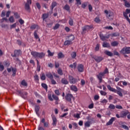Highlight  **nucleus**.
Returning <instances> with one entry per match:
<instances>
[{"instance_id": "nucleus-58", "label": "nucleus", "mask_w": 130, "mask_h": 130, "mask_svg": "<svg viewBox=\"0 0 130 130\" xmlns=\"http://www.w3.org/2000/svg\"><path fill=\"white\" fill-rule=\"evenodd\" d=\"M100 99V96L98 95H95L94 96V99L96 101H97V100H99Z\"/></svg>"}, {"instance_id": "nucleus-53", "label": "nucleus", "mask_w": 130, "mask_h": 130, "mask_svg": "<svg viewBox=\"0 0 130 130\" xmlns=\"http://www.w3.org/2000/svg\"><path fill=\"white\" fill-rule=\"evenodd\" d=\"M9 20L10 23H14V16H10Z\"/></svg>"}, {"instance_id": "nucleus-43", "label": "nucleus", "mask_w": 130, "mask_h": 130, "mask_svg": "<svg viewBox=\"0 0 130 130\" xmlns=\"http://www.w3.org/2000/svg\"><path fill=\"white\" fill-rule=\"evenodd\" d=\"M57 73L58 75H60V76H62V75H63V73L62 72V70L60 69L57 70Z\"/></svg>"}, {"instance_id": "nucleus-6", "label": "nucleus", "mask_w": 130, "mask_h": 130, "mask_svg": "<svg viewBox=\"0 0 130 130\" xmlns=\"http://www.w3.org/2000/svg\"><path fill=\"white\" fill-rule=\"evenodd\" d=\"M120 53L121 54H129V53H130V47H123L120 51Z\"/></svg>"}, {"instance_id": "nucleus-17", "label": "nucleus", "mask_w": 130, "mask_h": 130, "mask_svg": "<svg viewBox=\"0 0 130 130\" xmlns=\"http://www.w3.org/2000/svg\"><path fill=\"white\" fill-rule=\"evenodd\" d=\"M61 83L63 84V85H68V84H69V81H68V79H66V78H63L61 80Z\"/></svg>"}, {"instance_id": "nucleus-24", "label": "nucleus", "mask_w": 130, "mask_h": 130, "mask_svg": "<svg viewBox=\"0 0 130 130\" xmlns=\"http://www.w3.org/2000/svg\"><path fill=\"white\" fill-rule=\"evenodd\" d=\"M52 119L53 120L52 124L53 125H56V122H57V119H56V117H55V116H53L52 117Z\"/></svg>"}, {"instance_id": "nucleus-13", "label": "nucleus", "mask_w": 130, "mask_h": 130, "mask_svg": "<svg viewBox=\"0 0 130 130\" xmlns=\"http://www.w3.org/2000/svg\"><path fill=\"white\" fill-rule=\"evenodd\" d=\"M115 120H116V117H112L109 121L107 122L106 125H111L113 123V121H114Z\"/></svg>"}, {"instance_id": "nucleus-57", "label": "nucleus", "mask_w": 130, "mask_h": 130, "mask_svg": "<svg viewBox=\"0 0 130 130\" xmlns=\"http://www.w3.org/2000/svg\"><path fill=\"white\" fill-rule=\"evenodd\" d=\"M107 102H108V101L105 99L101 101V103H103V104H106Z\"/></svg>"}, {"instance_id": "nucleus-27", "label": "nucleus", "mask_w": 130, "mask_h": 130, "mask_svg": "<svg viewBox=\"0 0 130 130\" xmlns=\"http://www.w3.org/2000/svg\"><path fill=\"white\" fill-rule=\"evenodd\" d=\"M118 44L119 43L117 41H114L111 43V46H113L114 47H115L116 46H118Z\"/></svg>"}, {"instance_id": "nucleus-20", "label": "nucleus", "mask_w": 130, "mask_h": 130, "mask_svg": "<svg viewBox=\"0 0 130 130\" xmlns=\"http://www.w3.org/2000/svg\"><path fill=\"white\" fill-rule=\"evenodd\" d=\"M48 14L47 13H44L42 15V19H43V21H45V22H46V19L48 18Z\"/></svg>"}, {"instance_id": "nucleus-16", "label": "nucleus", "mask_w": 130, "mask_h": 130, "mask_svg": "<svg viewBox=\"0 0 130 130\" xmlns=\"http://www.w3.org/2000/svg\"><path fill=\"white\" fill-rule=\"evenodd\" d=\"M104 53L105 54L108 55V56H110V57H112V56H113V53L108 50L105 51Z\"/></svg>"}, {"instance_id": "nucleus-7", "label": "nucleus", "mask_w": 130, "mask_h": 130, "mask_svg": "<svg viewBox=\"0 0 130 130\" xmlns=\"http://www.w3.org/2000/svg\"><path fill=\"white\" fill-rule=\"evenodd\" d=\"M32 5V0H26V3L24 4V9L27 12L30 11V5Z\"/></svg>"}, {"instance_id": "nucleus-54", "label": "nucleus", "mask_w": 130, "mask_h": 130, "mask_svg": "<svg viewBox=\"0 0 130 130\" xmlns=\"http://www.w3.org/2000/svg\"><path fill=\"white\" fill-rule=\"evenodd\" d=\"M14 14V16L16 19H19V18H20V15H19L18 12H15Z\"/></svg>"}, {"instance_id": "nucleus-32", "label": "nucleus", "mask_w": 130, "mask_h": 130, "mask_svg": "<svg viewBox=\"0 0 130 130\" xmlns=\"http://www.w3.org/2000/svg\"><path fill=\"white\" fill-rule=\"evenodd\" d=\"M34 79L36 83H39V76H38V75H36L35 76H34Z\"/></svg>"}, {"instance_id": "nucleus-21", "label": "nucleus", "mask_w": 130, "mask_h": 130, "mask_svg": "<svg viewBox=\"0 0 130 130\" xmlns=\"http://www.w3.org/2000/svg\"><path fill=\"white\" fill-rule=\"evenodd\" d=\"M35 110L36 114H37V115H39V110H40V107L38 105L35 106Z\"/></svg>"}, {"instance_id": "nucleus-44", "label": "nucleus", "mask_w": 130, "mask_h": 130, "mask_svg": "<svg viewBox=\"0 0 130 130\" xmlns=\"http://www.w3.org/2000/svg\"><path fill=\"white\" fill-rule=\"evenodd\" d=\"M121 127H122V128H123L124 129H126V130L129 129V128H128V126H126V125H122L121 126Z\"/></svg>"}, {"instance_id": "nucleus-25", "label": "nucleus", "mask_w": 130, "mask_h": 130, "mask_svg": "<svg viewBox=\"0 0 130 130\" xmlns=\"http://www.w3.org/2000/svg\"><path fill=\"white\" fill-rule=\"evenodd\" d=\"M64 10H66V11H67V12H70L71 11V7L68 4H66L63 8Z\"/></svg>"}, {"instance_id": "nucleus-28", "label": "nucleus", "mask_w": 130, "mask_h": 130, "mask_svg": "<svg viewBox=\"0 0 130 130\" xmlns=\"http://www.w3.org/2000/svg\"><path fill=\"white\" fill-rule=\"evenodd\" d=\"M12 71L13 72V74H12L13 77H15L16 74H17V69L16 68H12Z\"/></svg>"}, {"instance_id": "nucleus-37", "label": "nucleus", "mask_w": 130, "mask_h": 130, "mask_svg": "<svg viewBox=\"0 0 130 130\" xmlns=\"http://www.w3.org/2000/svg\"><path fill=\"white\" fill-rule=\"evenodd\" d=\"M69 24L70 26H74V20L72 18H70Z\"/></svg>"}, {"instance_id": "nucleus-38", "label": "nucleus", "mask_w": 130, "mask_h": 130, "mask_svg": "<svg viewBox=\"0 0 130 130\" xmlns=\"http://www.w3.org/2000/svg\"><path fill=\"white\" fill-rule=\"evenodd\" d=\"M60 26V25L59 24L56 23L53 28V30H57V29L59 28Z\"/></svg>"}, {"instance_id": "nucleus-2", "label": "nucleus", "mask_w": 130, "mask_h": 130, "mask_svg": "<svg viewBox=\"0 0 130 130\" xmlns=\"http://www.w3.org/2000/svg\"><path fill=\"white\" fill-rule=\"evenodd\" d=\"M30 54L34 58H40L41 59H42V58L45 56V53L35 51H32L30 52Z\"/></svg>"}, {"instance_id": "nucleus-31", "label": "nucleus", "mask_w": 130, "mask_h": 130, "mask_svg": "<svg viewBox=\"0 0 130 130\" xmlns=\"http://www.w3.org/2000/svg\"><path fill=\"white\" fill-rule=\"evenodd\" d=\"M72 42L70 40H67L64 42V45H71L72 44Z\"/></svg>"}, {"instance_id": "nucleus-12", "label": "nucleus", "mask_w": 130, "mask_h": 130, "mask_svg": "<svg viewBox=\"0 0 130 130\" xmlns=\"http://www.w3.org/2000/svg\"><path fill=\"white\" fill-rule=\"evenodd\" d=\"M77 70L79 73H83L84 72V65L83 64H78Z\"/></svg>"}, {"instance_id": "nucleus-47", "label": "nucleus", "mask_w": 130, "mask_h": 130, "mask_svg": "<svg viewBox=\"0 0 130 130\" xmlns=\"http://www.w3.org/2000/svg\"><path fill=\"white\" fill-rule=\"evenodd\" d=\"M109 108H110V109H115V106L112 104H111L109 106Z\"/></svg>"}, {"instance_id": "nucleus-61", "label": "nucleus", "mask_w": 130, "mask_h": 130, "mask_svg": "<svg viewBox=\"0 0 130 130\" xmlns=\"http://www.w3.org/2000/svg\"><path fill=\"white\" fill-rule=\"evenodd\" d=\"M115 107L117 109H122V108H123L122 106L119 105H116Z\"/></svg>"}, {"instance_id": "nucleus-48", "label": "nucleus", "mask_w": 130, "mask_h": 130, "mask_svg": "<svg viewBox=\"0 0 130 130\" xmlns=\"http://www.w3.org/2000/svg\"><path fill=\"white\" fill-rule=\"evenodd\" d=\"M36 7H37V8L38 9V10H41V5H40V3H37L36 4Z\"/></svg>"}, {"instance_id": "nucleus-51", "label": "nucleus", "mask_w": 130, "mask_h": 130, "mask_svg": "<svg viewBox=\"0 0 130 130\" xmlns=\"http://www.w3.org/2000/svg\"><path fill=\"white\" fill-rule=\"evenodd\" d=\"M86 84V81L84 79L81 80L80 85L81 86H84V85Z\"/></svg>"}, {"instance_id": "nucleus-34", "label": "nucleus", "mask_w": 130, "mask_h": 130, "mask_svg": "<svg viewBox=\"0 0 130 130\" xmlns=\"http://www.w3.org/2000/svg\"><path fill=\"white\" fill-rule=\"evenodd\" d=\"M63 57H64V55L62 54V52L58 53V58H62Z\"/></svg>"}, {"instance_id": "nucleus-22", "label": "nucleus", "mask_w": 130, "mask_h": 130, "mask_svg": "<svg viewBox=\"0 0 130 130\" xmlns=\"http://www.w3.org/2000/svg\"><path fill=\"white\" fill-rule=\"evenodd\" d=\"M103 47L110 48V44L109 43H107L106 42H104L103 43Z\"/></svg>"}, {"instance_id": "nucleus-62", "label": "nucleus", "mask_w": 130, "mask_h": 130, "mask_svg": "<svg viewBox=\"0 0 130 130\" xmlns=\"http://www.w3.org/2000/svg\"><path fill=\"white\" fill-rule=\"evenodd\" d=\"M94 22H96V23H99L100 22V19L99 17H96L94 19Z\"/></svg>"}, {"instance_id": "nucleus-26", "label": "nucleus", "mask_w": 130, "mask_h": 130, "mask_svg": "<svg viewBox=\"0 0 130 130\" xmlns=\"http://www.w3.org/2000/svg\"><path fill=\"white\" fill-rule=\"evenodd\" d=\"M21 85L23 86V87H28V83L26 82V80H23L21 82Z\"/></svg>"}, {"instance_id": "nucleus-23", "label": "nucleus", "mask_w": 130, "mask_h": 130, "mask_svg": "<svg viewBox=\"0 0 130 130\" xmlns=\"http://www.w3.org/2000/svg\"><path fill=\"white\" fill-rule=\"evenodd\" d=\"M57 6V3L56 2H53L51 4V10L53 11V9Z\"/></svg>"}, {"instance_id": "nucleus-4", "label": "nucleus", "mask_w": 130, "mask_h": 130, "mask_svg": "<svg viewBox=\"0 0 130 130\" xmlns=\"http://www.w3.org/2000/svg\"><path fill=\"white\" fill-rule=\"evenodd\" d=\"M82 32H81V34H85V33H86V31L89 32V31H90L91 29H94V27H93V25H86L82 27Z\"/></svg>"}, {"instance_id": "nucleus-5", "label": "nucleus", "mask_w": 130, "mask_h": 130, "mask_svg": "<svg viewBox=\"0 0 130 130\" xmlns=\"http://www.w3.org/2000/svg\"><path fill=\"white\" fill-rule=\"evenodd\" d=\"M68 79L70 84H76L80 81V78H75L72 75H69Z\"/></svg>"}, {"instance_id": "nucleus-63", "label": "nucleus", "mask_w": 130, "mask_h": 130, "mask_svg": "<svg viewBox=\"0 0 130 130\" xmlns=\"http://www.w3.org/2000/svg\"><path fill=\"white\" fill-rule=\"evenodd\" d=\"M19 22L20 23V25H23V24H24V23H25V21H24V20L22 19H20L19 20Z\"/></svg>"}, {"instance_id": "nucleus-59", "label": "nucleus", "mask_w": 130, "mask_h": 130, "mask_svg": "<svg viewBox=\"0 0 130 130\" xmlns=\"http://www.w3.org/2000/svg\"><path fill=\"white\" fill-rule=\"evenodd\" d=\"M105 29H108V30H113V27H112V26H105L104 27Z\"/></svg>"}, {"instance_id": "nucleus-39", "label": "nucleus", "mask_w": 130, "mask_h": 130, "mask_svg": "<svg viewBox=\"0 0 130 130\" xmlns=\"http://www.w3.org/2000/svg\"><path fill=\"white\" fill-rule=\"evenodd\" d=\"M100 93L102 96H106L107 95V93L103 90H100Z\"/></svg>"}, {"instance_id": "nucleus-60", "label": "nucleus", "mask_w": 130, "mask_h": 130, "mask_svg": "<svg viewBox=\"0 0 130 130\" xmlns=\"http://www.w3.org/2000/svg\"><path fill=\"white\" fill-rule=\"evenodd\" d=\"M17 26V23H15L10 26V29H13V28H16Z\"/></svg>"}, {"instance_id": "nucleus-55", "label": "nucleus", "mask_w": 130, "mask_h": 130, "mask_svg": "<svg viewBox=\"0 0 130 130\" xmlns=\"http://www.w3.org/2000/svg\"><path fill=\"white\" fill-rule=\"evenodd\" d=\"M52 85H56V81L53 78L50 80Z\"/></svg>"}, {"instance_id": "nucleus-1", "label": "nucleus", "mask_w": 130, "mask_h": 130, "mask_svg": "<svg viewBox=\"0 0 130 130\" xmlns=\"http://www.w3.org/2000/svg\"><path fill=\"white\" fill-rule=\"evenodd\" d=\"M107 88L109 91H111V92H114V93H117L120 97H122V93H121V91H122V89H121L120 87L117 86L116 89L118 90H116L115 88H113V87H111V86L110 85H108L107 86Z\"/></svg>"}, {"instance_id": "nucleus-11", "label": "nucleus", "mask_w": 130, "mask_h": 130, "mask_svg": "<svg viewBox=\"0 0 130 130\" xmlns=\"http://www.w3.org/2000/svg\"><path fill=\"white\" fill-rule=\"evenodd\" d=\"M90 120L91 121H87L84 123V126L85 127H90V126L91 125V124L92 123V121L94 120V118H92L90 119Z\"/></svg>"}, {"instance_id": "nucleus-50", "label": "nucleus", "mask_w": 130, "mask_h": 130, "mask_svg": "<svg viewBox=\"0 0 130 130\" xmlns=\"http://www.w3.org/2000/svg\"><path fill=\"white\" fill-rule=\"evenodd\" d=\"M117 36H119V34L118 32H114L112 34V37H117Z\"/></svg>"}, {"instance_id": "nucleus-10", "label": "nucleus", "mask_w": 130, "mask_h": 130, "mask_svg": "<svg viewBox=\"0 0 130 130\" xmlns=\"http://www.w3.org/2000/svg\"><path fill=\"white\" fill-rule=\"evenodd\" d=\"M100 37L102 41H105L106 39H108V38L110 37V35H108V36H105L104 35H103V34H101L100 35Z\"/></svg>"}, {"instance_id": "nucleus-49", "label": "nucleus", "mask_w": 130, "mask_h": 130, "mask_svg": "<svg viewBox=\"0 0 130 130\" xmlns=\"http://www.w3.org/2000/svg\"><path fill=\"white\" fill-rule=\"evenodd\" d=\"M5 70V67L4 65L2 64V62H0V71L1 72H3Z\"/></svg>"}, {"instance_id": "nucleus-36", "label": "nucleus", "mask_w": 130, "mask_h": 130, "mask_svg": "<svg viewBox=\"0 0 130 130\" xmlns=\"http://www.w3.org/2000/svg\"><path fill=\"white\" fill-rule=\"evenodd\" d=\"M71 56L72 58H76V56H77V52H73L71 54Z\"/></svg>"}, {"instance_id": "nucleus-41", "label": "nucleus", "mask_w": 130, "mask_h": 130, "mask_svg": "<svg viewBox=\"0 0 130 130\" xmlns=\"http://www.w3.org/2000/svg\"><path fill=\"white\" fill-rule=\"evenodd\" d=\"M99 49H100V44H97L95 47V51H99Z\"/></svg>"}, {"instance_id": "nucleus-40", "label": "nucleus", "mask_w": 130, "mask_h": 130, "mask_svg": "<svg viewBox=\"0 0 130 130\" xmlns=\"http://www.w3.org/2000/svg\"><path fill=\"white\" fill-rule=\"evenodd\" d=\"M124 6L126 8H130V4L126 0L124 2Z\"/></svg>"}, {"instance_id": "nucleus-33", "label": "nucleus", "mask_w": 130, "mask_h": 130, "mask_svg": "<svg viewBox=\"0 0 130 130\" xmlns=\"http://www.w3.org/2000/svg\"><path fill=\"white\" fill-rule=\"evenodd\" d=\"M87 6H88V2H84L82 4L81 8H82V9H86V7H87Z\"/></svg>"}, {"instance_id": "nucleus-64", "label": "nucleus", "mask_w": 130, "mask_h": 130, "mask_svg": "<svg viewBox=\"0 0 130 130\" xmlns=\"http://www.w3.org/2000/svg\"><path fill=\"white\" fill-rule=\"evenodd\" d=\"M113 55H117L118 56H119V53L117 52V51H114Z\"/></svg>"}, {"instance_id": "nucleus-46", "label": "nucleus", "mask_w": 130, "mask_h": 130, "mask_svg": "<svg viewBox=\"0 0 130 130\" xmlns=\"http://www.w3.org/2000/svg\"><path fill=\"white\" fill-rule=\"evenodd\" d=\"M54 93L57 96H59V95H60V92H59V90H58V89L55 90H54Z\"/></svg>"}, {"instance_id": "nucleus-8", "label": "nucleus", "mask_w": 130, "mask_h": 130, "mask_svg": "<svg viewBox=\"0 0 130 130\" xmlns=\"http://www.w3.org/2000/svg\"><path fill=\"white\" fill-rule=\"evenodd\" d=\"M74 98V95L71 93H67L65 96V99L70 103H72V99Z\"/></svg>"}, {"instance_id": "nucleus-18", "label": "nucleus", "mask_w": 130, "mask_h": 130, "mask_svg": "<svg viewBox=\"0 0 130 130\" xmlns=\"http://www.w3.org/2000/svg\"><path fill=\"white\" fill-rule=\"evenodd\" d=\"M46 76L51 80L53 78V75L51 72H48L46 74Z\"/></svg>"}, {"instance_id": "nucleus-9", "label": "nucleus", "mask_w": 130, "mask_h": 130, "mask_svg": "<svg viewBox=\"0 0 130 130\" xmlns=\"http://www.w3.org/2000/svg\"><path fill=\"white\" fill-rule=\"evenodd\" d=\"M21 54H22L21 50H14V54H11V56L12 57H17V56H19Z\"/></svg>"}, {"instance_id": "nucleus-30", "label": "nucleus", "mask_w": 130, "mask_h": 130, "mask_svg": "<svg viewBox=\"0 0 130 130\" xmlns=\"http://www.w3.org/2000/svg\"><path fill=\"white\" fill-rule=\"evenodd\" d=\"M41 86L43 88H44V89H45V90H46V91H47L48 89V86H47V84L45 83H42Z\"/></svg>"}, {"instance_id": "nucleus-15", "label": "nucleus", "mask_w": 130, "mask_h": 130, "mask_svg": "<svg viewBox=\"0 0 130 130\" xmlns=\"http://www.w3.org/2000/svg\"><path fill=\"white\" fill-rule=\"evenodd\" d=\"M93 58L96 62H100L103 60V57L101 56L94 57Z\"/></svg>"}, {"instance_id": "nucleus-3", "label": "nucleus", "mask_w": 130, "mask_h": 130, "mask_svg": "<svg viewBox=\"0 0 130 130\" xmlns=\"http://www.w3.org/2000/svg\"><path fill=\"white\" fill-rule=\"evenodd\" d=\"M106 74H109V71L107 68H106L103 72H100L99 75H96V78H98L99 80V83H102L103 77H104Z\"/></svg>"}, {"instance_id": "nucleus-35", "label": "nucleus", "mask_w": 130, "mask_h": 130, "mask_svg": "<svg viewBox=\"0 0 130 130\" xmlns=\"http://www.w3.org/2000/svg\"><path fill=\"white\" fill-rule=\"evenodd\" d=\"M38 25L34 24L30 26V29H33L34 30L36 28L38 29Z\"/></svg>"}, {"instance_id": "nucleus-14", "label": "nucleus", "mask_w": 130, "mask_h": 130, "mask_svg": "<svg viewBox=\"0 0 130 130\" xmlns=\"http://www.w3.org/2000/svg\"><path fill=\"white\" fill-rule=\"evenodd\" d=\"M129 113L128 111H123L120 113V115H121V118H124V117H126V115H127Z\"/></svg>"}, {"instance_id": "nucleus-56", "label": "nucleus", "mask_w": 130, "mask_h": 130, "mask_svg": "<svg viewBox=\"0 0 130 130\" xmlns=\"http://www.w3.org/2000/svg\"><path fill=\"white\" fill-rule=\"evenodd\" d=\"M55 69H57V68H59V63L57 61H55Z\"/></svg>"}, {"instance_id": "nucleus-45", "label": "nucleus", "mask_w": 130, "mask_h": 130, "mask_svg": "<svg viewBox=\"0 0 130 130\" xmlns=\"http://www.w3.org/2000/svg\"><path fill=\"white\" fill-rule=\"evenodd\" d=\"M52 98H53V99H54V100H56V101H58V100H59L58 96H57L54 94H52Z\"/></svg>"}, {"instance_id": "nucleus-42", "label": "nucleus", "mask_w": 130, "mask_h": 130, "mask_svg": "<svg viewBox=\"0 0 130 130\" xmlns=\"http://www.w3.org/2000/svg\"><path fill=\"white\" fill-rule=\"evenodd\" d=\"M34 35L36 39H38V38H39V36H38V35L37 34V30L34 31Z\"/></svg>"}, {"instance_id": "nucleus-29", "label": "nucleus", "mask_w": 130, "mask_h": 130, "mask_svg": "<svg viewBox=\"0 0 130 130\" xmlns=\"http://www.w3.org/2000/svg\"><path fill=\"white\" fill-rule=\"evenodd\" d=\"M68 39H69L70 41H73V40H75V36L73 35H71L68 37Z\"/></svg>"}, {"instance_id": "nucleus-52", "label": "nucleus", "mask_w": 130, "mask_h": 130, "mask_svg": "<svg viewBox=\"0 0 130 130\" xmlns=\"http://www.w3.org/2000/svg\"><path fill=\"white\" fill-rule=\"evenodd\" d=\"M47 52L48 53V56H53V55L54 54V53L51 52V51L49 50H48L47 51Z\"/></svg>"}, {"instance_id": "nucleus-19", "label": "nucleus", "mask_w": 130, "mask_h": 130, "mask_svg": "<svg viewBox=\"0 0 130 130\" xmlns=\"http://www.w3.org/2000/svg\"><path fill=\"white\" fill-rule=\"evenodd\" d=\"M70 89L72 91H73V92H78V87H77L76 85H71Z\"/></svg>"}]
</instances>
